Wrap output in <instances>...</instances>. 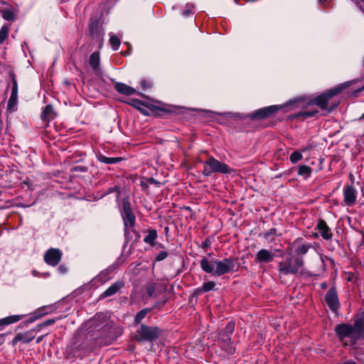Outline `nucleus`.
Segmentation results:
<instances>
[{"label": "nucleus", "instance_id": "f257e3e1", "mask_svg": "<svg viewBox=\"0 0 364 364\" xmlns=\"http://www.w3.org/2000/svg\"><path fill=\"white\" fill-rule=\"evenodd\" d=\"M200 264L203 272L215 277H220L233 272L235 266V259L231 257L224 258L222 260L208 259L207 257H203Z\"/></svg>", "mask_w": 364, "mask_h": 364}, {"label": "nucleus", "instance_id": "f03ea898", "mask_svg": "<svg viewBox=\"0 0 364 364\" xmlns=\"http://www.w3.org/2000/svg\"><path fill=\"white\" fill-rule=\"evenodd\" d=\"M335 332L341 341L347 338L350 340V344L354 345L364 334V320L358 318L355 320L353 325L338 324L335 327Z\"/></svg>", "mask_w": 364, "mask_h": 364}, {"label": "nucleus", "instance_id": "7ed1b4c3", "mask_svg": "<svg viewBox=\"0 0 364 364\" xmlns=\"http://www.w3.org/2000/svg\"><path fill=\"white\" fill-rule=\"evenodd\" d=\"M304 260L301 257H289L285 261L279 262L278 271L280 274H296L302 272Z\"/></svg>", "mask_w": 364, "mask_h": 364}, {"label": "nucleus", "instance_id": "20e7f679", "mask_svg": "<svg viewBox=\"0 0 364 364\" xmlns=\"http://www.w3.org/2000/svg\"><path fill=\"white\" fill-rule=\"evenodd\" d=\"M231 168L225 163L218 161L213 156H209L206 161L203 162V175L204 176H210L213 173H219L223 174L230 173Z\"/></svg>", "mask_w": 364, "mask_h": 364}, {"label": "nucleus", "instance_id": "39448f33", "mask_svg": "<svg viewBox=\"0 0 364 364\" xmlns=\"http://www.w3.org/2000/svg\"><path fill=\"white\" fill-rule=\"evenodd\" d=\"M298 100H294L289 102L285 105H271L259 109L250 114V117L252 119H264L270 117L274 113L277 112L279 109H283L284 107L294 106L295 103L298 102Z\"/></svg>", "mask_w": 364, "mask_h": 364}, {"label": "nucleus", "instance_id": "423d86ee", "mask_svg": "<svg viewBox=\"0 0 364 364\" xmlns=\"http://www.w3.org/2000/svg\"><path fill=\"white\" fill-rule=\"evenodd\" d=\"M159 334V329L158 328L141 325L136 331V339L139 341L151 342L158 338Z\"/></svg>", "mask_w": 364, "mask_h": 364}, {"label": "nucleus", "instance_id": "0eeeda50", "mask_svg": "<svg viewBox=\"0 0 364 364\" xmlns=\"http://www.w3.org/2000/svg\"><path fill=\"white\" fill-rule=\"evenodd\" d=\"M343 90V86L332 88L325 93H323L314 99L313 103L320 108L325 109L328 107V100L333 96L338 95Z\"/></svg>", "mask_w": 364, "mask_h": 364}, {"label": "nucleus", "instance_id": "6e6552de", "mask_svg": "<svg viewBox=\"0 0 364 364\" xmlns=\"http://www.w3.org/2000/svg\"><path fill=\"white\" fill-rule=\"evenodd\" d=\"M122 216L125 228L128 226L134 227L135 224V215H134L130 203L128 200H123Z\"/></svg>", "mask_w": 364, "mask_h": 364}, {"label": "nucleus", "instance_id": "1a4fd4ad", "mask_svg": "<svg viewBox=\"0 0 364 364\" xmlns=\"http://www.w3.org/2000/svg\"><path fill=\"white\" fill-rule=\"evenodd\" d=\"M63 253L57 248H50L44 254L45 262L52 267L57 266L61 260Z\"/></svg>", "mask_w": 364, "mask_h": 364}, {"label": "nucleus", "instance_id": "9d476101", "mask_svg": "<svg viewBox=\"0 0 364 364\" xmlns=\"http://www.w3.org/2000/svg\"><path fill=\"white\" fill-rule=\"evenodd\" d=\"M325 301L328 308L333 311L336 312L340 307V302L337 291L334 287L329 289L325 296Z\"/></svg>", "mask_w": 364, "mask_h": 364}, {"label": "nucleus", "instance_id": "9b49d317", "mask_svg": "<svg viewBox=\"0 0 364 364\" xmlns=\"http://www.w3.org/2000/svg\"><path fill=\"white\" fill-rule=\"evenodd\" d=\"M343 203L347 206H352L355 203L357 191L353 185H348L343 188Z\"/></svg>", "mask_w": 364, "mask_h": 364}, {"label": "nucleus", "instance_id": "f8f14e48", "mask_svg": "<svg viewBox=\"0 0 364 364\" xmlns=\"http://www.w3.org/2000/svg\"><path fill=\"white\" fill-rule=\"evenodd\" d=\"M275 258V254L268 249H261L255 255V262L264 264L269 263L274 261Z\"/></svg>", "mask_w": 364, "mask_h": 364}, {"label": "nucleus", "instance_id": "ddd939ff", "mask_svg": "<svg viewBox=\"0 0 364 364\" xmlns=\"http://www.w3.org/2000/svg\"><path fill=\"white\" fill-rule=\"evenodd\" d=\"M291 247L296 255H304L307 253L311 245L309 243H304L302 238H298L292 243Z\"/></svg>", "mask_w": 364, "mask_h": 364}, {"label": "nucleus", "instance_id": "4468645a", "mask_svg": "<svg viewBox=\"0 0 364 364\" xmlns=\"http://www.w3.org/2000/svg\"><path fill=\"white\" fill-rule=\"evenodd\" d=\"M316 230L320 232L321 236L326 240H330L332 238L333 233L323 220H319L316 225Z\"/></svg>", "mask_w": 364, "mask_h": 364}, {"label": "nucleus", "instance_id": "2eb2a0df", "mask_svg": "<svg viewBox=\"0 0 364 364\" xmlns=\"http://www.w3.org/2000/svg\"><path fill=\"white\" fill-rule=\"evenodd\" d=\"M162 287L159 283H149L146 287V292L149 297H156L161 293Z\"/></svg>", "mask_w": 364, "mask_h": 364}, {"label": "nucleus", "instance_id": "dca6fc26", "mask_svg": "<svg viewBox=\"0 0 364 364\" xmlns=\"http://www.w3.org/2000/svg\"><path fill=\"white\" fill-rule=\"evenodd\" d=\"M220 339L221 340L222 342V349L224 350L228 354L234 353V352L235 351V348L232 346L230 337H228V335H225L224 338H220Z\"/></svg>", "mask_w": 364, "mask_h": 364}, {"label": "nucleus", "instance_id": "f3484780", "mask_svg": "<svg viewBox=\"0 0 364 364\" xmlns=\"http://www.w3.org/2000/svg\"><path fill=\"white\" fill-rule=\"evenodd\" d=\"M100 53L97 52L92 53L90 56L89 63L93 71L97 74L100 71Z\"/></svg>", "mask_w": 364, "mask_h": 364}, {"label": "nucleus", "instance_id": "a211bd4d", "mask_svg": "<svg viewBox=\"0 0 364 364\" xmlns=\"http://www.w3.org/2000/svg\"><path fill=\"white\" fill-rule=\"evenodd\" d=\"M114 87L118 92L125 95H132L136 92L134 88L122 82H117Z\"/></svg>", "mask_w": 364, "mask_h": 364}, {"label": "nucleus", "instance_id": "6ab92c4d", "mask_svg": "<svg viewBox=\"0 0 364 364\" xmlns=\"http://www.w3.org/2000/svg\"><path fill=\"white\" fill-rule=\"evenodd\" d=\"M122 287V283L121 282H117L112 284L102 293V294L101 295V298H105L115 294Z\"/></svg>", "mask_w": 364, "mask_h": 364}, {"label": "nucleus", "instance_id": "aec40b11", "mask_svg": "<svg viewBox=\"0 0 364 364\" xmlns=\"http://www.w3.org/2000/svg\"><path fill=\"white\" fill-rule=\"evenodd\" d=\"M22 315H14L0 319V331L4 326L16 323L21 320Z\"/></svg>", "mask_w": 364, "mask_h": 364}, {"label": "nucleus", "instance_id": "412c9836", "mask_svg": "<svg viewBox=\"0 0 364 364\" xmlns=\"http://www.w3.org/2000/svg\"><path fill=\"white\" fill-rule=\"evenodd\" d=\"M97 159L104 164H114L119 162L122 159L120 157H107L103 154H98Z\"/></svg>", "mask_w": 364, "mask_h": 364}, {"label": "nucleus", "instance_id": "4be33fe9", "mask_svg": "<svg viewBox=\"0 0 364 364\" xmlns=\"http://www.w3.org/2000/svg\"><path fill=\"white\" fill-rule=\"evenodd\" d=\"M157 236V232L156 230H149L148 234L144 238V242L151 246H154Z\"/></svg>", "mask_w": 364, "mask_h": 364}, {"label": "nucleus", "instance_id": "5701e85b", "mask_svg": "<svg viewBox=\"0 0 364 364\" xmlns=\"http://www.w3.org/2000/svg\"><path fill=\"white\" fill-rule=\"evenodd\" d=\"M18 97L10 95L9 100L7 104V111L14 112L17 110Z\"/></svg>", "mask_w": 364, "mask_h": 364}, {"label": "nucleus", "instance_id": "b1692460", "mask_svg": "<svg viewBox=\"0 0 364 364\" xmlns=\"http://www.w3.org/2000/svg\"><path fill=\"white\" fill-rule=\"evenodd\" d=\"M235 330V323L232 321H229L225 329L220 333V338H224L225 335H228V337H230V335L233 333Z\"/></svg>", "mask_w": 364, "mask_h": 364}, {"label": "nucleus", "instance_id": "393cba45", "mask_svg": "<svg viewBox=\"0 0 364 364\" xmlns=\"http://www.w3.org/2000/svg\"><path fill=\"white\" fill-rule=\"evenodd\" d=\"M53 107L50 105H46L41 113V119L43 121H49L51 119V114L53 113Z\"/></svg>", "mask_w": 364, "mask_h": 364}, {"label": "nucleus", "instance_id": "a878e982", "mask_svg": "<svg viewBox=\"0 0 364 364\" xmlns=\"http://www.w3.org/2000/svg\"><path fill=\"white\" fill-rule=\"evenodd\" d=\"M311 173V168L306 165H301L299 167L298 175L304 176L305 178L309 177Z\"/></svg>", "mask_w": 364, "mask_h": 364}, {"label": "nucleus", "instance_id": "bb28decb", "mask_svg": "<svg viewBox=\"0 0 364 364\" xmlns=\"http://www.w3.org/2000/svg\"><path fill=\"white\" fill-rule=\"evenodd\" d=\"M109 36H110V37H109V41L112 46V48L114 50H118L120 46V44H121L120 38L118 36L111 34V33L109 34Z\"/></svg>", "mask_w": 364, "mask_h": 364}, {"label": "nucleus", "instance_id": "cd10ccee", "mask_svg": "<svg viewBox=\"0 0 364 364\" xmlns=\"http://www.w3.org/2000/svg\"><path fill=\"white\" fill-rule=\"evenodd\" d=\"M277 230L276 228H271L269 231L266 232L264 235V238L269 242L274 240V236H277Z\"/></svg>", "mask_w": 364, "mask_h": 364}, {"label": "nucleus", "instance_id": "c85d7f7f", "mask_svg": "<svg viewBox=\"0 0 364 364\" xmlns=\"http://www.w3.org/2000/svg\"><path fill=\"white\" fill-rule=\"evenodd\" d=\"M303 159L302 154L300 151H295L292 152L289 156L290 161L292 164H296Z\"/></svg>", "mask_w": 364, "mask_h": 364}, {"label": "nucleus", "instance_id": "c756f323", "mask_svg": "<svg viewBox=\"0 0 364 364\" xmlns=\"http://www.w3.org/2000/svg\"><path fill=\"white\" fill-rule=\"evenodd\" d=\"M9 32V26H3L0 30V44L2 43L8 37Z\"/></svg>", "mask_w": 364, "mask_h": 364}, {"label": "nucleus", "instance_id": "7c9ffc66", "mask_svg": "<svg viewBox=\"0 0 364 364\" xmlns=\"http://www.w3.org/2000/svg\"><path fill=\"white\" fill-rule=\"evenodd\" d=\"M132 105L134 107H136L137 109H139L144 114H147L146 110L143 108V107H144V104L141 100H132Z\"/></svg>", "mask_w": 364, "mask_h": 364}, {"label": "nucleus", "instance_id": "2f4dec72", "mask_svg": "<svg viewBox=\"0 0 364 364\" xmlns=\"http://www.w3.org/2000/svg\"><path fill=\"white\" fill-rule=\"evenodd\" d=\"M318 113V111L316 109L310 110V111H302L299 112L296 114V117L309 118L314 117L316 114Z\"/></svg>", "mask_w": 364, "mask_h": 364}, {"label": "nucleus", "instance_id": "473e14b6", "mask_svg": "<svg viewBox=\"0 0 364 364\" xmlns=\"http://www.w3.org/2000/svg\"><path fill=\"white\" fill-rule=\"evenodd\" d=\"M46 314L47 312L45 311L44 308L39 309L33 314V317L30 319V321L31 322L34 321L35 320L40 318Z\"/></svg>", "mask_w": 364, "mask_h": 364}, {"label": "nucleus", "instance_id": "72a5a7b5", "mask_svg": "<svg viewBox=\"0 0 364 364\" xmlns=\"http://www.w3.org/2000/svg\"><path fill=\"white\" fill-rule=\"evenodd\" d=\"M2 17L6 21H14L15 19L14 12L9 9L3 11Z\"/></svg>", "mask_w": 364, "mask_h": 364}, {"label": "nucleus", "instance_id": "f704fd0d", "mask_svg": "<svg viewBox=\"0 0 364 364\" xmlns=\"http://www.w3.org/2000/svg\"><path fill=\"white\" fill-rule=\"evenodd\" d=\"M11 95L18 97V83L14 75L12 76V88Z\"/></svg>", "mask_w": 364, "mask_h": 364}, {"label": "nucleus", "instance_id": "c9c22d12", "mask_svg": "<svg viewBox=\"0 0 364 364\" xmlns=\"http://www.w3.org/2000/svg\"><path fill=\"white\" fill-rule=\"evenodd\" d=\"M147 311H148L146 309L139 311L135 316V322L139 323L146 316Z\"/></svg>", "mask_w": 364, "mask_h": 364}, {"label": "nucleus", "instance_id": "e433bc0d", "mask_svg": "<svg viewBox=\"0 0 364 364\" xmlns=\"http://www.w3.org/2000/svg\"><path fill=\"white\" fill-rule=\"evenodd\" d=\"M215 286V284L213 282L210 281V282H205L203 284V285L202 287V291H205V292L209 291L213 289Z\"/></svg>", "mask_w": 364, "mask_h": 364}, {"label": "nucleus", "instance_id": "4c0bfd02", "mask_svg": "<svg viewBox=\"0 0 364 364\" xmlns=\"http://www.w3.org/2000/svg\"><path fill=\"white\" fill-rule=\"evenodd\" d=\"M168 257V252L166 251L160 252L156 257V260L158 262L165 259Z\"/></svg>", "mask_w": 364, "mask_h": 364}, {"label": "nucleus", "instance_id": "58836bf2", "mask_svg": "<svg viewBox=\"0 0 364 364\" xmlns=\"http://www.w3.org/2000/svg\"><path fill=\"white\" fill-rule=\"evenodd\" d=\"M193 14V6L191 5H187L186 8L184 9L183 12V16H188L190 14Z\"/></svg>", "mask_w": 364, "mask_h": 364}, {"label": "nucleus", "instance_id": "ea45409f", "mask_svg": "<svg viewBox=\"0 0 364 364\" xmlns=\"http://www.w3.org/2000/svg\"><path fill=\"white\" fill-rule=\"evenodd\" d=\"M114 191H116V192L117 193V197L118 198V197H119V193H120V187L117 186H114V187H111V188H109L107 190V191L106 194H109V193H111L114 192Z\"/></svg>", "mask_w": 364, "mask_h": 364}, {"label": "nucleus", "instance_id": "a19ab883", "mask_svg": "<svg viewBox=\"0 0 364 364\" xmlns=\"http://www.w3.org/2000/svg\"><path fill=\"white\" fill-rule=\"evenodd\" d=\"M211 246V240L210 238H206L201 244V247L203 249H208Z\"/></svg>", "mask_w": 364, "mask_h": 364}, {"label": "nucleus", "instance_id": "79ce46f5", "mask_svg": "<svg viewBox=\"0 0 364 364\" xmlns=\"http://www.w3.org/2000/svg\"><path fill=\"white\" fill-rule=\"evenodd\" d=\"M55 321H56V319H55V318L48 319V320H46L45 321H43L41 324V326H48L53 324Z\"/></svg>", "mask_w": 364, "mask_h": 364}, {"label": "nucleus", "instance_id": "37998d69", "mask_svg": "<svg viewBox=\"0 0 364 364\" xmlns=\"http://www.w3.org/2000/svg\"><path fill=\"white\" fill-rule=\"evenodd\" d=\"M360 10L364 13V0H353Z\"/></svg>", "mask_w": 364, "mask_h": 364}, {"label": "nucleus", "instance_id": "c03bdc74", "mask_svg": "<svg viewBox=\"0 0 364 364\" xmlns=\"http://www.w3.org/2000/svg\"><path fill=\"white\" fill-rule=\"evenodd\" d=\"M58 270L61 274H64L67 272V269L64 265L59 266Z\"/></svg>", "mask_w": 364, "mask_h": 364}, {"label": "nucleus", "instance_id": "a18cd8bd", "mask_svg": "<svg viewBox=\"0 0 364 364\" xmlns=\"http://www.w3.org/2000/svg\"><path fill=\"white\" fill-rule=\"evenodd\" d=\"M141 87H143V89H147L150 87V84L146 81H142Z\"/></svg>", "mask_w": 364, "mask_h": 364}, {"label": "nucleus", "instance_id": "49530a36", "mask_svg": "<svg viewBox=\"0 0 364 364\" xmlns=\"http://www.w3.org/2000/svg\"><path fill=\"white\" fill-rule=\"evenodd\" d=\"M310 149H311V146H307L306 147L302 148L300 152L301 153L305 152V151L309 150Z\"/></svg>", "mask_w": 364, "mask_h": 364}, {"label": "nucleus", "instance_id": "de8ad7c7", "mask_svg": "<svg viewBox=\"0 0 364 364\" xmlns=\"http://www.w3.org/2000/svg\"><path fill=\"white\" fill-rule=\"evenodd\" d=\"M327 2H328V0H319L320 4L323 5V6H325L327 4Z\"/></svg>", "mask_w": 364, "mask_h": 364}, {"label": "nucleus", "instance_id": "09e8293b", "mask_svg": "<svg viewBox=\"0 0 364 364\" xmlns=\"http://www.w3.org/2000/svg\"><path fill=\"white\" fill-rule=\"evenodd\" d=\"M4 341V337L2 335H0V343H3Z\"/></svg>", "mask_w": 364, "mask_h": 364}, {"label": "nucleus", "instance_id": "8fccbe9b", "mask_svg": "<svg viewBox=\"0 0 364 364\" xmlns=\"http://www.w3.org/2000/svg\"><path fill=\"white\" fill-rule=\"evenodd\" d=\"M321 287L322 288H326V283H323L321 284Z\"/></svg>", "mask_w": 364, "mask_h": 364}, {"label": "nucleus", "instance_id": "3c124183", "mask_svg": "<svg viewBox=\"0 0 364 364\" xmlns=\"http://www.w3.org/2000/svg\"><path fill=\"white\" fill-rule=\"evenodd\" d=\"M360 119H364V113L362 114V116L360 118Z\"/></svg>", "mask_w": 364, "mask_h": 364}, {"label": "nucleus", "instance_id": "603ef678", "mask_svg": "<svg viewBox=\"0 0 364 364\" xmlns=\"http://www.w3.org/2000/svg\"><path fill=\"white\" fill-rule=\"evenodd\" d=\"M40 341H41V338H38L37 339V343H39Z\"/></svg>", "mask_w": 364, "mask_h": 364}, {"label": "nucleus", "instance_id": "864d4df0", "mask_svg": "<svg viewBox=\"0 0 364 364\" xmlns=\"http://www.w3.org/2000/svg\"><path fill=\"white\" fill-rule=\"evenodd\" d=\"M206 112H211L210 110H205Z\"/></svg>", "mask_w": 364, "mask_h": 364}]
</instances>
